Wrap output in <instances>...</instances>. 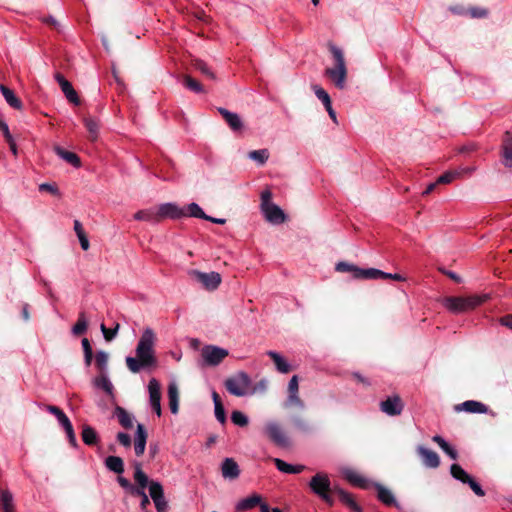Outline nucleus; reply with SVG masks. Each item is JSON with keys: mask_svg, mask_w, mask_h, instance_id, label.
Segmentation results:
<instances>
[{"mask_svg": "<svg viewBox=\"0 0 512 512\" xmlns=\"http://www.w3.org/2000/svg\"><path fill=\"white\" fill-rule=\"evenodd\" d=\"M155 332L146 327L136 346V357H126V365L132 373H138L142 369H148L157 365V358L155 356L156 344Z\"/></svg>", "mask_w": 512, "mask_h": 512, "instance_id": "nucleus-1", "label": "nucleus"}, {"mask_svg": "<svg viewBox=\"0 0 512 512\" xmlns=\"http://www.w3.org/2000/svg\"><path fill=\"white\" fill-rule=\"evenodd\" d=\"M328 47L334 58L335 65L334 67L326 68L324 75L331 80L336 88L342 90L346 87V80L348 75L344 53L339 47L332 43H329Z\"/></svg>", "mask_w": 512, "mask_h": 512, "instance_id": "nucleus-2", "label": "nucleus"}, {"mask_svg": "<svg viewBox=\"0 0 512 512\" xmlns=\"http://www.w3.org/2000/svg\"><path fill=\"white\" fill-rule=\"evenodd\" d=\"M313 494L323 500L329 506H333L335 487L331 486L330 477L327 473L318 472L309 481L308 484Z\"/></svg>", "mask_w": 512, "mask_h": 512, "instance_id": "nucleus-3", "label": "nucleus"}, {"mask_svg": "<svg viewBox=\"0 0 512 512\" xmlns=\"http://www.w3.org/2000/svg\"><path fill=\"white\" fill-rule=\"evenodd\" d=\"M488 298L487 294L467 297L450 296L444 299V306L453 313H463L475 309L486 302Z\"/></svg>", "mask_w": 512, "mask_h": 512, "instance_id": "nucleus-4", "label": "nucleus"}, {"mask_svg": "<svg viewBox=\"0 0 512 512\" xmlns=\"http://www.w3.org/2000/svg\"><path fill=\"white\" fill-rule=\"evenodd\" d=\"M263 435L276 447L288 449L292 440L285 428L277 421H269L263 426Z\"/></svg>", "mask_w": 512, "mask_h": 512, "instance_id": "nucleus-5", "label": "nucleus"}, {"mask_svg": "<svg viewBox=\"0 0 512 512\" xmlns=\"http://www.w3.org/2000/svg\"><path fill=\"white\" fill-rule=\"evenodd\" d=\"M250 379L245 373H239L225 381L227 391L235 396H245L250 390Z\"/></svg>", "mask_w": 512, "mask_h": 512, "instance_id": "nucleus-6", "label": "nucleus"}, {"mask_svg": "<svg viewBox=\"0 0 512 512\" xmlns=\"http://www.w3.org/2000/svg\"><path fill=\"white\" fill-rule=\"evenodd\" d=\"M188 275L194 281L202 284L206 290H215L221 283V275L217 272L205 273L199 270L192 269L188 272Z\"/></svg>", "mask_w": 512, "mask_h": 512, "instance_id": "nucleus-7", "label": "nucleus"}, {"mask_svg": "<svg viewBox=\"0 0 512 512\" xmlns=\"http://www.w3.org/2000/svg\"><path fill=\"white\" fill-rule=\"evenodd\" d=\"M228 354V350L214 345L204 346L201 351V356L208 366L219 365Z\"/></svg>", "mask_w": 512, "mask_h": 512, "instance_id": "nucleus-8", "label": "nucleus"}, {"mask_svg": "<svg viewBox=\"0 0 512 512\" xmlns=\"http://www.w3.org/2000/svg\"><path fill=\"white\" fill-rule=\"evenodd\" d=\"M335 270L337 272L346 273L351 272L355 279H371L375 274H379L374 271V268L363 269L354 264L348 262H338L336 264Z\"/></svg>", "mask_w": 512, "mask_h": 512, "instance_id": "nucleus-9", "label": "nucleus"}, {"mask_svg": "<svg viewBox=\"0 0 512 512\" xmlns=\"http://www.w3.org/2000/svg\"><path fill=\"white\" fill-rule=\"evenodd\" d=\"M149 494L157 512H166L168 503L165 499L162 485L157 481H150Z\"/></svg>", "mask_w": 512, "mask_h": 512, "instance_id": "nucleus-10", "label": "nucleus"}, {"mask_svg": "<svg viewBox=\"0 0 512 512\" xmlns=\"http://www.w3.org/2000/svg\"><path fill=\"white\" fill-rule=\"evenodd\" d=\"M148 391H149V400L150 405L153 409V411L157 414L158 417L162 414L161 409V387L158 380L155 378L150 379L148 384Z\"/></svg>", "mask_w": 512, "mask_h": 512, "instance_id": "nucleus-11", "label": "nucleus"}, {"mask_svg": "<svg viewBox=\"0 0 512 512\" xmlns=\"http://www.w3.org/2000/svg\"><path fill=\"white\" fill-rule=\"evenodd\" d=\"M261 211L265 219L273 225L282 224L287 219L284 211L276 204H270L266 207H262Z\"/></svg>", "mask_w": 512, "mask_h": 512, "instance_id": "nucleus-12", "label": "nucleus"}, {"mask_svg": "<svg viewBox=\"0 0 512 512\" xmlns=\"http://www.w3.org/2000/svg\"><path fill=\"white\" fill-rule=\"evenodd\" d=\"M404 404L398 395L388 397L386 400L380 403V409L382 412L389 416H397L402 413Z\"/></svg>", "mask_w": 512, "mask_h": 512, "instance_id": "nucleus-13", "label": "nucleus"}, {"mask_svg": "<svg viewBox=\"0 0 512 512\" xmlns=\"http://www.w3.org/2000/svg\"><path fill=\"white\" fill-rule=\"evenodd\" d=\"M160 222L166 218L179 219L186 216L185 211L174 203H165L156 207Z\"/></svg>", "mask_w": 512, "mask_h": 512, "instance_id": "nucleus-14", "label": "nucleus"}, {"mask_svg": "<svg viewBox=\"0 0 512 512\" xmlns=\"http://www.w3.org/2000/svg\"><path fill=\"white\" fill-rule=\"evenodd\" d=\"M54 77L67 100L74 105H79L80 99L72 84L61 73H56Z\"/></svg>", "mask_w": 512, "mask_h": 512, "instance_id": "nucleus-15", "label": "nucleus"}, {"mask_svg": "<svg viewBox=\"0 0 512 512\" xmlns=\"http://www.w3.org/2000/svg\"><path fill=\"white\" fill-rule=\"evenodd\" d=\"M217 110L234 133L243 132L244 123L238 114L230 112L229 110L222 107L217 108Z\"/></svg>", "mask_w": 512, "mask_h": 512, "instance_id": "nucleus-16", "label": "nucleus"}, {"mask_svg": "<svg viewBox=\"0 0 512 512\" xmlns=\"http://www.w3.org/2000/svg\"><path fill=\"white\" fill-rule=\"evenodd\" d=\"M292 428L299 433L309 434L313 431V426L309 419L303 414H294L290 418Z\"/></svg>", "mask_w": 512, "mask_h": 512, "instance_id": "nucleus-17", "label": "nucleus"}, {"mask_svg": "<svg viewBox=\"0 0 512 512\" xmlns=\"http://www.w3.org/2000/svg\"><path fill=\"white\" fill-rule=\"evenodd\" d=\"M417 453L421 457L423 464L429 468H438L440 465V458L438 454L425 448L424 446H418Z\"/></svg>", "mask_w": 512, "mask_h": 512, "instance_id": "nucleus-18", "label": "nucleus"}, {"mask_svg": "<svg viewBox=\"0 0 512 512\" xmlns=\"http://www.w3.org/2000/svg\"><path fill=\"white\" fill-rule=\"evenodd\" d=\"M147 431L142 424L137 425V430L134 439V451L137 456H142L145 452L147 442Z\"/></svg>", "mask_w": 512, "mask_h": 512, "instance_id": "nucleus-19", "label": "nucleus"}, {"mask_svg": "<svg viewBox=\"0 0 512 512\" xmlns=\"http://www.w3.org/2000/svg\"><path fill=\"white\" fill-rule=\"evenodd\" d=\"M502 157L503 164L506 167H512V133L506 131L502 139Z\"/></svg>", "mask_w": 512, "mask_h": 512, "instance_id": "nucleus-20", "label": "nucleus"}, {"mask_svg": "<svg viewBox=\"0 0 512 512\" xmlns=\"http://www.w3.org/2000/svg\"><path fill=\"white\" fill-rule=\"evenodd\" d=\"M456 411H465L468 413H487L488 408L486 405H484L481 402L474 401V400H467L461 404H458L455 406Z\"/></svg>", "mask_w": 512, "mask_h": 512, "instance_id": "nucleus-21", "label": "nucleus"}, {"mask_svg": "<svg viewBox=\"0 0 512 512\" xmlns=\"http://www.w3.org/2000/svg\"><path fill=\"white\" fill-rule=\"evenodd\" d=\"M222 476L225 479H236L239 474V466L232 458H226L221 465Z\"/></svg>", "mask_w": 512, "mask_h": 512, "instance_id": "nucleus-22", "label": "nucleus"}, {"mask_svg": "<svg viewBox=\"0 0 512 512\" xmlns=\"http://www.w3.org/2000/svg\"><path fill=\"white\" fill-rule=\"evenodd\" d=\"M134 219L138 221L150 222L153 224L160 222L156 207L139 210L134 214Z\"/></svg>", "mask_w": 512, "mask_h": 512, "instance_id": "nucleus-23", "label": "nucleus"}, {"mask_svg": "<svg viewBox=\"0 0 512 512\" xmlns=\"http://www.w3.org/2000/svg\"><path fill=\"white\" fill-rule=\"evenodd\" d=\"M114 416L118 419L119 424L125 429L133 427V416L128 413L123 407L116 406L113 412Z\"/></svg>", "mask_w": 512, "mask_h": 512, "instance_id": "nucleus-24", "label": "nucleus"}, {"mask_svg": "<svg viewBox=\"0 0 512 512\" xmlns=\"http://www.w3.org/2000/svg\"><path fill=\"white\" fill-rule=\"evenodd\" d=\"M54 151L60 158H62L67 163L71 164L73 167L79 168L81 166V160L77 154L70 151H66L60 146H55Z\"/></svg>", "mask_w": 512, "mask_h": 512, "instance_id": "nucleus-25", "label": "nucleus"}, {"mask_svg": "<svg viewBox=\"0 0 512 512\" xmlns=\"http://www.w3.org/2000/svg\"><path fill=\"white\" fill-rule=\"evenodd\" d=\"M277 469L283 473L288 474H299L302 471L305 470L304 465H291L286 463L285 461L279 459V458H273L272 459Z\"/></svg>", "mask_w": 512, "mask_h": 512, "instance_id": "nucleus-26", "label": "nucleus"}, {"mask_svg": "<svg viewBox=\"0 0 512 512\" xmlns=\"http://www.w3.org/2000/svg\"><path fill=\"white\" fill-rule=\"evenodd\" d=\"M0 91L5 98L6 102L14 109H22L21 100L15 95V93L3 84H0Z\"/></svg>", "mask_w": 512, "mask_h": 512, "instance_id": "nucleus-27", "label": "nucleus"}, {"mask_svg": "<svg viewBox=\"0 0 512 512\" xmlns=\"http://www.w3.org/2000/svg\"><path fill=\"white\" fill-rule=\"evenodd\" d=\"M169 407L173 414L178 413L179 408V390L176 383L172 382L168 386Z\"/></svg>", "mask_w": 512, "mask_h": 512, "instance_id": "nucleus-28", "label": "nucleus"}, {"mask_svg": "<svg viewBox=\"0 0 512 512\" xmlns=\"http://www.w3.org/2000/svg\"><path fill=\"white\" fill-rule=\"evenodd\" d=\"M134 469V480L138 484V487L133 486L132 489H142L145 491L146 486H150L148 476L143 472L140 463H135Z\"/></svg>", "mask_w": 512, "mask_h": 512, "instance_id": "nucleus-29", "label": "nucleus"}, {"mask_svg": "<svg viewBox=\"0 0 512 512\" xmlns=\"http://www.w3.org/2000/svg\"><path fill=\"white\" fill-rule=\"evenodd\" d=\"M267 354L270 356L276 369L280 373H289L292 370L291 365L288 364L287 361L277 352L269 351Z\"/></svg>", "mask_w": 512, "mask_h": 512, "instance_id": "nucleus-30", "label": "nucleus"}, {"mask_svg": "<svg viewBox=\"0 0 512 512\" xmlns=\"http://www.w3.org/2000/svg\"><path fill=\"white\" fill-rule=\"evenodd\" d=\"M81 436L83 442L89 446L96 445L99 441L97 432L89 425H83Z\"/></svg>", "mask_w": 512, "mask_h": 512, "instance_id": "nucleus-31", "label": "nucleus"}, {"mask_svg": "<svg viewBox=\"0 0 512 512\" xmlns=\"http://www.w3.org/2000/svg\"><path fill=\"white\" fill-rule=\"evenodd\" d=\"M377 497L378 499L387 506H392L396 504V500L390 490L385 488L384 486L377 484Z\"/></svg>", "mask_w": 512, "mask_h": 512, "instance_id": "nucleus-32", "label": "nucleus"}, {"mask_svg": "<svg viewBox=\"0 0 512 512\" xmlns=\"http://www.w3.org/2000/svg\"><path fill=\"white\" fill-rule=\"evenodd\" d=\"M0 507L3 512H15L12 493L5 489L0 494Z\"/></svg>", "mask_w": 512, "mask_h": 512, "instance_id": "nucleus-33", "label": "nucleus"}, {"mask_svg": "<svg viewBox=\"0 0 512 512\" xmlns=\"http://www.w3.org/2000/svg\"><path fill=\"white\" fill-rule=\"evenodd\" d=\"M105 466L107 467L108 470L117 474H121L124 472L123 460L118 456H108L105 459Z\"/></svg>", "mask_w": 512, "mask_h": 512, "instance_id": "nucleus-34", "label": "nucleus"}, {"mask_svg": "<svg viewBox=\"0 0 512 512\" xmlns=\"http://www.w3.org/2000/svg\"><path fill=\"white\" fill-rule=\"evenodd\" d=\"M84 125L89 133V139L93 142L96 141L99 136V122L94 118L86 117L84 118Z\"/></svg>", "mask_w": 512, "mask_h": 512, "instance_id": "nucleus-35", "label": "nucleus"}, {"mask_svg": "<svg viewBox=\"0 0 512 512\" xmlns=\"http://www.w3.org/2000/svg\"><path fill=\"white\" fill-rule=\"evenodd\" d=\"M433 442L437 443L439 447L453 460L458 459V452L447 443L444 438L439 435H435L432 438Z\"/></svg>", "mask_w": 512, "mask_h": 512, "instance_id": "nucleus-36", "label": "nucleus"}, {"mask_svg": "<svg viewBox=\"0 0 512 512\" xmlns=\"http://www.w3.org/2000/svg\"><path fill=\"white\" fill-rule=\"evenodd\" d=\"M344 477L349 483L357 487L365 489L368 486L367 480L352 470L345 472Z\"/></svg>", "mask_w": 512, "mask_h": 512, "instance_id": "nucleus-37", "label": "nucleus"}, {"mask_svg": "<svg viewBox=\"0 0 512 512\" xmlns=\"http://www.w3.org/2000/svg\"><path fill=\"white\" fill-rule=\"evenodd\" d=\"M450 474L453 478L459 480L463 484H466L471 478V476L459 464L451 465Z\"/></svg>", "mask_w": 512, "mask_h": 512, "instance_id": "nucleus-38", "label": "nucleus"}, {"mask_svg": "<svg viewBox=\"0 0 512 512\" xmlns=\"http://www.w3.org/2000/svg\"><path fill=\"white\" fill-rule=\"evenodd\" d=\"M87 327H88V322H87V319H86V316H85V313L84 312H81L78 316V320L77 322L75 323V325L72 327V333L75 335V336H79V335H82L83 333L86 332L87 330Z\"/></svg>", "mask_w": 512, "mask_h": 512, "instance_id": "nucleus-39", "label": "nucleus"}, {"mask_svg": "<svg viewBox=\"0 0 512 512\" xmlns=\"http://www.w3.org/2000/svg\"><path fill=\"white\" fill-rule=\"evenodd\" d=\"M46 410L57 418L61 426H64L66 423L70 422L69 418L59 407L54 405H47Z\"/></svg>", "mask_w": 512, "mask_h": 512, "instance_id": "nucleus-40", "label": "nucleus"}, {"mask_svg": "<svg viewBox=\"0 0 512 512\" xmlns=\"http://www.w3.org/2000/svg\"><path fill=\"white\" fill-rule=\"evenodd\" d=\"M256 507V493L251 494L249 497L239 501L236 505L237 511H244Z\"/></svg>", "mask_w": 512, "mask_h": 512, "instance_id": "nucleus-41", "label": "nucleus"}, {"mask_svg": "<svg viewBox=\"0 0 512 512\" xmlns=\"http://www.w3.org/2000/svg\"><path fill=\"white\" fill-rule=\"evenodd\" d=\"M83 352H84V362L87 367L92 364L93 361V351L91 344L87 338H83L81 341Z\"/></svg>", "mask_w": 512, "mask_h": 512, "instance_id": "nucleus-42", "label": "nucleus"}, {"mask_svg": "<svg viewBox=\"0 0 512 512\" xmlns=\"http://www.w3.org/2000/svg\"><path fill=\"white\" fill-rule=\"evenodd\" d=\"M187 211L185 212L186 215L188 216H191V217H195V218H200V219H205V218H208V215H206L202 208L196 204V203H190L188 206H187Z\"/></svg>", "mask_w": 512, "mask_h": 512, "instance_id": "nucleus-43", "label": "nucleus"}, {"mask_svg": "<svg viewBox=\"0 0 512 512\" xmlns=\"http://www.w3.org/2000/svg\"><path fill=\"white\" fill-rule=\"evenodd\" d=\"M108 353L105 351H98L95 355V365L99 369V371L103 372L107 369L108 365Z\"/></svg>", "mask_w": 512, "mask_h": 512, "instance_id": "nucleus-44", "label": "nucleus"}, {"mask_svg": "<svg viewBox=\"0 0 512 512\" xmlns=\"http://www.w3.org/2000/svg\"><path fill=\"white\" fill-rule=\"evenodd\" d=\"M94 384L95 386H97L98 388H101L103 389L106 393L108 394H112L113 392V385L112 383L110 382V380L108 379L107 376L105 375H102L100 377H97L95 380H94Z\"/></svg>", "mask_w": 512, "mask_h": 512, "instance_id": "nucleus-45", "label": "nucleus"}, {"mask_svg": "<svg viewBox=\"0 0 512 512\" xmlns=\"http://www.w3.org/2000/svg\"><path fill=\"white\" fill-rule=\"evenodd\" d=\"M183 84L195 93L203 92L202 85L189 75L184 76Z\"/></svg>", "mask_w": 512, "mask_h": 512, "instance_id": "nucleus-46", "label": "nucleus"}, {"mask_svg": "<svg viewBox=\"0 0 512 512\" xmlns=\"http://www.w3.org/2000/svg\"><path fill=\"white\" fill-rule=\"evenodd\" d=\"M193 66L196 70H198L202 74L206 75L210 79L215 78L214 73L211 71V69L208 67V65L204 61L196 59L193 63Z\"/></svg>", "mask_w": 512, "mask_h": 512, "instance_id": "nucleus-47", "label": "nucleus"}, {"mask_svg": "<svg viewBox=\"0 0 512 512\" xmlns=\"http://www.w3.org/2000/svg\"><path fill=\"white\" fill-rule=\"evenodd\" d=\"M312 89L314 90L315 95L317 98L323 103V105L330 104L331 98L329 94L319 85H313Z\"/></svg>", "mask_w": 512, "mask_h": 512, "instance_id": "nucleus-48", "label": "nucleus"}, {"mask_svg": "<svg viewBox=\"0 0 512 512\" xmlns=\"http://www.w3.org/2000/svg\"><path fill=\"white\" fill-rule=\"evenodd\" d=\"M120 325L117 323L114 328H107L104 324H101L100 329L106 341H111L117 335Z\"/></svg>", "mask_w": 512, "mask_h": 512, "instance_id": "nucleus-49", "label": "nucleus"}, {"mask_svg": "<svg viewBox=\"0 0 512 512\" xmlns=\"http://www.w3.org/2000/svg\"><path fill=\"white\" fill-rule=\"evenodd\" d=\"M335 494L339 496L340 501L347 507H349L350 503L354 500L352 494L337 486H335Z\"/></svg>", "mask_w": 512, "mask_h": 512, "instance_id": "nucleus-50", "label": "nucleus"}, {"mask_svg": "<svg viewBox=\"0 0 512 512\" xmlns=\"http://www.w3.org/2000/svg\"><path fill=\"white\" fill-rule=\"evenodd\" d=\"M374 271L378 272L379 274H375L373 277H371V279H392L395 281L404 280V278L400 274L386 273L376 268H374Z\"/></svg>", "mask_w": 512, "mask_h": 512, "instance_id": "nucleus-51", "label": "nucleus"}, {"mask_svg": "<svg viewBox=\"0 0 512 512\" xmlns=\"http://www.w3.org/2000/svg\"><path fill=\"white\" fill-rule=\"evenodd\" d=\"M460 175L459 172L457 171H448V172H445L444 174H442L440 177H438L437 179V183L438 184H449L451 183L454 179H456V177H458Z\"/></svg>", "mask_w": 512, "mask_h": 512, "instance_id": "nucleus-52", "label": "nucleus"}, {"mask_svg": "<svg viewBox=\"0 0 512 512\" xmlns=\"http://www.w3.org/2000/svg\"><path fill=\"white\" fill-rule=\"evenodd\" d=\"M287 405H294L301 409L305 407L303 400L299 397L298 392L288 393Z\"/></svg>", "mask_w": 512, "mask_h": 512, "instance_id": "nucleus-53", "label": "nucleus"}, {"mask_svg": "<svg viewBox=\"0 0 512 512\" xmlns=\"http://www.w3.org/2000/svg\"><path fill=\"white\" fill-rule=\"evenodd\" d=\"M231 420L235 425L245 426L248 423L247 417L240 411H233Z\"/></svg>", "mask_w": 512, "mask_h": 512, "instance_id": "nucleus-54", "label": "nucleus"}, {"mask_svg": "<svg viewBox=\"0 0 512 512\" xmlns=\"http://www.w3.org/2000/svg\"><path fill=\"white\" fill-rule=\"evenodd\" d=\"M132 495L141 497L140 506H141L142 509H146L147 506L150 504V500H149V498L146 495L144 490H142V489H132Z\"/></svg>", "mask_w": 512, "mask_h": 512, "instance_id": "nucleus-55", "label": "nucleus"}, {"mask_svg": "<svg viewBox=\"0 0 512 512\" xmlns=\"http://www.w3.org/2000/svg\"><path fill=\"white\" fill-rule=\"evenodd\" d=\"M466 484L469 485V487L472 489V491L479 497H483L485 495L484 490L482 487L474 480L473 477L470 478V481H468Z\"/></svg>", "mask_w": 512, "mask_h": 512, "instance_id": "nucleus-56", "label": "nucleus"}, {"mask_svg": "<svg viewBox=\"0 0 512 512\" xmlns=\"http://www.w3.org/2000/svg\"><path fill=\"white\" fill-rule=\"evenodd\" d=\"M215 417L220 423H225L226 421V414L224 410L223 404H218L215 406Z\"/></svg>", "mask_w": 512, "mask_h": 512, "instance_id": "nucleus-57", "label": "nucleus"}, {"mask_svg": "<svg viewBox=\"0 0 512 512\" xmlns=\"http://www.w3.org/2000/svg\"><path fill=\"white\" fill-rule=\"evenodd\" d=\"M39 190L49 192L53 195H59L58 187L55 184L42 183L39 185Z\"/></svg>", "mask_w": 512, "mask_h": 512, "instance_id": "nucleus-58", "label": "nucleus"}, {"mask_svg": "<svg viewBox=\"0 0 512 512\" xmlns=\"http://www.w3.org/2000/svg\"><path fill=\"white\" fill-rule=\"evenodd\" d=\"M117 440L124 447H130L131 446V437L127 433L119 432L117 434Z\"/></svg>", "mask_w": 512, "mask_h": 512, "instance_id": "nucleus-59", "label": "nucleus"}, {"mask_svg": "<svg viewBox=\"0 0 512 512\" xmlns=\"http://www.w3.org/2000/svg\"><path fill=\"white\" fill-rule=\"evenodd\" d=\"M469 13L473 18H483L487 16L488 11L484 8L473 7L469 9Z\"/></svg>", "mask_w": 512, "mask_h": 512, "instance_id": "nucleus-60", "label": "nucleus"}, {"mask_svg": "<svg viewBox=\"0 0 512 512\" xmlns=\"http://www.w3.org/2000/svg\"><path fill=\"white\" fill-rule=\"evenodd\" d=\"M271 198H272V193L271 191L269 190H264L262 193H261V208L262 207H266L270 204H273L271 202Z\"/></svg>", "mask_w": 512, "mask_h": 512, "instance_id": "nucleus-61", "label": "nucleus"}, {"mask_svg": "<svg viewBox=\"0 0 512 512\" xmlns=\"http://www.w3.org/2000/svg\"><path fill=\"white\" fill-rule=\"evenodd\" d=\"M298 381H299V379H298L297 375H294L290 379V381L288 383V393H290V392H298V390H299Z\"/></svg>", "mask_w": 512, "mask_h": 512, "instance_id": "nucleus-62", "label": "nucleus"}, {"mask_svg": "<svg viewBox=\"0 0 512 512\" xmlns=\"http://www.w3.org/2000/svg\"><path fill=\"white\" fill-rule=\"evenodd\" d=\"M0 131L3 133L5 140L11 139L12 135L9 131V127H8L7 123L5 121H3L1 118H0Z\"/></svg>", "mask_w": 512, "mask_h": 512, "instance_id": "nucleus-63", "label": "nucleus"}, {"mask_svg": "<svg viewBox=\"0 0 512 512\" xmlns=\"http://www.w3.org/2000/svg\"><path fill=\"white\" fill-rule=\"evenodd\" d=\"M501 325L512 330V314L505 315L500 318Z\"/></svg>", "mask_w": 512, "mask_h": 512, "instance_id": "nucleus-64", "label": "nucleus"}]
</instances>
